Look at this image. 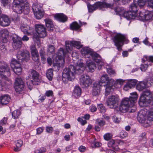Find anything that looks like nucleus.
I'll return each mask as SVG.
<instances>
[{
	"instance_id": "nucleus-1",
	"label": "nucleus",
	"mask_w": 153,
	"mask_h": 153,
	"mask_svg": "<svg viewBox=\"0 0 153 153\" xmlns=\"http://www.w3.org/2000/svg\"><path fill=\"white\" fill-rule=\"evenodd\" d=\"M83 63H80L76 67L72 65H70L68 68H65L63 71V78H66L69 81H72L75 78V74H79L82 73L85 70V68L83 66Z\"/></svg>"
},
{
	"instance_id": "nucleus-2",
	"label": "nucleus",
	"mask_w": 153,
	"mask_h": 153,
	"mask_svg": "<svg viewBox=\"0 0 153 153\" xmlns=\"http://www.w3.org/2000/svg\"><path fill=\"white\" fill-rule=\"evenodd\" d=\"M129 98H126L122 101L119 109L123 113L128 111L129 107H133L136 102L137 98V95L136 92H133L130 94Z\"/></svg>"
},
{
	"instance_id": "nucleus-3",
	"label": "nucleus",
	"mask_w": 153,
	"mask_h": 153,
	"mask_svg": "<svg viewBox=\"0 0 153 153\" xmlns=\"http://www.w3.org/2000/svg\"><path fill=\"white\" fill-rule=\"evenodd\" d=\"M81 53L85 57L92 58V59L97 63L98 69H101L102 66L103 65L104 62L99 54L92 51L90 48L88 47L83 48L81 50Z\"/></svg>"
},
{
	"instance_id": "nucleus-4",
	"label": "nucleus",
	"mask_w": 153,
	"mask_h": 153,
	"mask_svg": "<svg viewBox=\"0 0 153 153\" xmlns=\"http://www.w3.org/2000/svg\"><path fill=\"white\" fill-rule=\"evenodd\" d=\"M152 100V94L149 90L144 91L141 96L139 100V104L140 106L144 107L151 103Z\"/></svg>"
},
{
	"instance_id": "nucleus-5",
	"label": "nucleus",
	"mask_w": 153,
	"mask_h": 153,
	"mask_svg": "<svg viewBox=\"0 0 153 153\" xmlns=\"http://www.w3.org/2000/svg\"><path fill=\"white\" fill-rule=\"evenodd\" d=\"M129 42L125 35L120 33L117 34L114 37V45L120 51L122 50V47L124 45V42L127 44Z\"/></svg>"
},
{
	"instance_id": "nucleus-6",
	"label": "nucleus",
	"mask_w": 153,
	"mask_h": 153,
	"mask_svg": "<svg viewBox=\"0 0 153 153\" xmlns=\"http://www.w3.org/2000/svg\"><path fill=\"white\" fill-rule=\"evenodd\" d=\"M36 31L38 34H34L33 38L34 41L39 40V37L44 38L47 36L46 30L44 25H36L35 26Z\"/></svg>"
},
{
	"instance_id": "nucleus-7",
	"label": "nucleus",
	"mask_w": 153,
	"mask_h": 153,
	"mask_svg": "<svg viewBox=\"0 0 153 153\" xmlns=\"http://www.w3.org/2000/svg\"><path fill=\"white\" fill-rule=\"evenodd\" d=\"M32 9L36 19H40L43 17L44 12L42 7L39 4H34L32 6Z\"/></svg>"
},
{
	"instance_id": "nucleus-8",
	"label": "nucleus",
	"mask_w": 153,
	"mask_h": 153,
	"mask_svg": "<svg viewBox=\"0 0 153 153\" xmlns=\"http://www.w3.org/2000/svg\"><path fill=\"white\" fill-rule=\"evenodd\" d=\"M80 85L83 88H87L92 83V80L88 75L83 74L81 76L79 79Z\"/></svg>"
},
{
	"instance_id": "nucleus-9",
	"label": "nucleus",
	"mask_w": 153,
	"mask_h": 153,
	"mask_svg": "<svg viewBox=\"0 0 153 153\" xmlns=\"http://www.w3.org/2000/svg\"><path fill=\"white\" fill-rule=\"evenodd\" d=\"M119 101V97L117 95H111L109 96L106 101L107 105L110 108H115L117 107Z\"/></svg>"
},
{
	"instance_id": "nucleus-10",
	"label": "nucleus",
	"mask_w": 153,
	"mask_h": 153,
	"mask_svg": "<svg viewBox=\"0 0 153 153\" xmlns=\"http://www.w3.org/2000/svg\"><path fill=\"white\" fill-rule=\"evenodd\" d=\"M16 56L18 59L22 61L27 62L30 59V53L26 50L19 51L17 52Z\"/></svg>"
},
{
	"instance_id": "nucleus-11",
	"label": "nucleus",
	"mask_w": 153,
	"mask_h": 153,
	"mask_svg": "<svg viewBox=\"0 0 153 153\" xmlns=\"http://www.w3.org/2000/svg\"><path fill=\"white\" fill-rule=\"evenodd\" d=\"M15 84V90L16 92L20 94L21 91L24 90L25 83L21 78L18 77L16 79Z\"/></svg>"
},
{
	"instance_id": "nucleus-12",
	"label": "nucleus",
	"mask_w": 153,
	"mask_h": 153,
	"mask_svg": "<svg viewBox=\"0 0 153 153\" xmlns=\"http://www.w3.org/2000/svg\"><path fill=\"white\" fill-rule=\"evenodd\" d=\"M13 9L14 12L18 14H21L23 12L25 14H27L30 11L28 4L21 6H18L13 7Z\"/></svg>"
},
{
	"instance_id": "nucleus-13",
	"label": "nucleus",
	"mask_w": 153,
	"mask_h": 153,
	"mask_svg": "<svg viewBox=\"0 0 153 153\" xmlns=\"http://www.w3.org/2000/svg\"><path fill=\"white\" fill-rule=\"evenodd\" d=\"M153 17V12L149 11L144 12H140L138 16L139 19L142 21L152 20Z\"/></svg>"
},
{
	"instance_id": "nucleus-14",
	"label": "nucleus",
	"mask_w": 153,
	"mask_h": 153,
	"mask_svg": "<svg viewBox=\"0 0 153 153\" xmlns=\"http://www.w3.org/2000/svg\"><path fill=\"white\" fill-rule=\"evenodd\" d=\"M10 66L15 74L17 75H19L21 74L22 70L21 65L19 62L16 59H12Z\"/></svg>"
},
{
	"instance_id": "nucleus-15",
	"label": "nucleus",
	"mask_w": 153,
	"mask_h": 153,
	"mask_svg": "<svg viewBox=\"0 0 153 153\" xmlns=\"http://www.w3.org/2000/svg\"><path fill=\"white\" fill-rule=\"evenodd\" d=\"M114 84H115V82L112 79H108L107 82V84L104 85V86L105 88V95L106 96H108L110 94L111 92L113 91L114 87L113 86Z\"/></svg>"
},
{
	"instance_id": "nucleus-16",
	"label": "nucleus",
	"mask_w": 153,
	"mask_h": 153,
	"mask_svg": "<svg viewBox=\"0 0 153 153\" xmlns=\"http://www.w3.org/2000/svg\"><path fill=\"white\" fill-rule=\"evenodd\" d=\"M29 72L33 79V80H30V82L31 84H33L35 85H38L40 81L39 73L35 70L33 69L30 70Z\"/></svg>"
},
{
	"instance_id": "nucleus-17",
	"label": "nucleus",
	"mask_w": 153,
	"mask_h": 153,
	"mask_svg": "<svg viewBox=\"0 0 153 153\" xmlns=\"http://www.w3.org/2000/svg\"><path fill=\"white\" fill-rule=\"evenodd\" d=\"M110 6V4H107L105 2H99L93 5H88V7L89 12L92 13L98 8H101L102 7H107Z\"/></svg>"
},
{
	"instance_id": "nucleus-18",
	"label": "nucleus",
	"mask_w": 153,
	"mask_h": 153,
	"mask_svg": "<svg viewBox=\"0 0 153 153\" xmlns=\"http://www.w3.org/2000/svg\"><path fill=\"white\" fill-rule=\"evenodd\" d=\"M138 10L137 7L135 4H131L130 6L129 11L128 13V20L134 19L136 16V13Z\"/></svg>"
},
{
	"instance_id": "nucleus-19",
	"label": "nucleus",
	"mask_w": 153,
	"mask_h": 153,
	"mask_svg": "<svg viewBox=\"0 0 153 153\" xmlns=\"http://www.w3.org/2000/svg\"><path fill=\"white\" fill-rule=\"evenodd\" d=\"M12 46L14 49L17 50L21 48L22 44L21 37L15 35L12 37Z\"/></svg>"
},
{
	"instance_id": "nucleus-20",
	"label": "nucleus",
	"mask_w": 153,
	"mask_h": 153,
	"mask_svg": "<svg viewBox=\"0 0 153 153\" xmlns=\"http://www.w3.org/2000/svg\"><path fill=\"white\" fill-rule=\"evenodd\" d=\"M9 32L6 29H2L0 30V36L1 42L3 43H7L8 41L7 38L8 37Z\"/></svg>"
},
{
	"instance_id": "nucleus-21",
	"label": "nucleus",
	"mask_w": 153,
	"mask_h": 153,
	"mask_svg": "<svg viewBox=\"0 0 153 153\" xmlns=\"http://www.w3.org/2000/svg\"><path fill=\"white\" fill-rule=\"evenodd\" d=\"M10 22L9 18L6 15H3L1 17L0 19V25L5 27L9 25Z\"/></svg>"
},
{
	"instance_id": "nucleus-22",
	"label": "nucleus",
	"mask_w": 153,
	"mask_h": 153,
	"mask_svg": "<svg viewBox=\"0 0 153 153\" xmlns=\"http://www.w3.org/2000/svg\"><path fill=\"white\" fill-rule=\"evenodd\" d=\"M101 85L96 83H95L93 84L92 91V94L93 96H96L99 94Z\"/></svg>"
},
{
	"instance_id": "nucleus-23",
	"label": "nucleus",
	"mask_w": 153,
	"mask_h": 153,
	"mask_svg": "<svg viewBox=\"0 0 153 153\" xmlns=\"http://www.w3.org/2000/svg\"><path fill=\"white\" fill-rule=\"evenodd\" d=\"M115 11L119 15L123 16L128 19V13L127 12V11H126L123 9L119 7L115 9Z\"/></svg>"
},
{
	"instance_id": "nucleus-24",
	"label": "nucleus",
	"mask_w": 153,
	"mask_h": 153,
	"mask_svg": "<svg viewBox=\"0 0 153 153\" xmlns=\"http://www.w3.org/2000/svg\"><path fill=\"white\" fill-rule=\"evenodd\" d=\"M54 17L56 20L60 22H64L67 20L66 16L63 13H57L55 15Z\"/></svg>"
},
{
	"instance_id": "nucleus-25",
	"label": "nucleus",
	"mask_w": 153,
	"mask_h": 153,
	"mask_svg": "<svg viewBox=\"0 0 153 153\" xmlns=\"http://www.w3.org/2000/svg\"><path fill=\"white\" fill-rule=\"evenodd\" d=\"M1 105H6L10 100V97L8 95H4L0 97Z\"/></svg>"
},
{
	"instance_id": "nucleus-26",
	"label": "nucleus",
	"mask_w": 153,
	"mask_h": 153,
	"mask_svg": "<svg viewBox=\"0 0 153 153\" xmlns=\"http://www.w3.org/2000/svg\"><path fill=\"white\" fill-rule=\"evenodd\" d=\"M45 21L48 30L49 31H52L53 29L54 26L52 21L50 19H46Z\"/></svg>"
},
{
	"instance_id": "nucleus-27",
	"label": "nucleus",
	"mask_w": 153,
	"mask_h": 153,
	"mask_svg": "<svg viewBox=\"0 0 153 153\" xmlns=\"http://www.w3.org/2000/svg\"><path fill=\"white\" fill-rule=\"evenodd\" d=\"M86 66L89 72L94 71L96 68L95 63L92 61H87Z\"/></svg>"
},
{
	"instance_id": "nucleus-28",
	"label": "nucleus",
	"mask_w": 153,
	"mask_h": 153,
	"mask_svg": "<svg viewBox=\"0 0 153 153\" xmlns=\"http://www.w3.org/2000/svg\"><path fill=\"white\" fill-rule=\"evenodd\" d=\"M21 29L25 34H27L29 35H30L31 32L30 30H31L29 26L24 25H22L21 26Z\"/></svg>"
},
{
	"instance_id": "nucleus-29",
	"label": "nucleus",
	"mask_w": 153,
	"mask_h": 153,
	"mask_svg": "<svg viewBox=\"0 0 153 153\" xmlns=\"http://www.w3.org/2000/svg\"><path fill=\"white\" fill-rule=\"evenodd\" d=\"M81 93V89L79 86H76L75 87L73 95L76 98L80 96Z\"/></svg>"
},
{
	"instance_id": "nucleus-30",
	"label": "nucleus",
	"mask_w": 153,
	"mask_h": 153,
	"mask_svg": "<svg viewBox=\"0 0 153 153\" xmlns=\"http://www.w3.org/2000/svg\"><path fill=\"white\" fill-rule=\"evenodd\" d=\"M27 4L28 3H27V0H15L13 7L18 6H21Z\"/></svg>"
},
{
	"instance_id": "nucleus-31",
	"label": "nucleus",
	"mask_w": 153,
	"mask_h": 153,
	"mask_svg": "<svg viewBox=\"0 0 153 153\" xmlns=\"http://www.w3.org/2000/svg\"><path fill=\"white\" fill-rule=\"evenodd\" d=\"M146 85V83L144 82H140L136 86L137 89L139 91H142L145 89Z\"/></svg>"
},
{
	"instance_id": "nucleus-32",
	"label": "nucleus",
	"mask_w": 153,
	"mask_h": 153,
	"mask_svg": "<svg viewBox=\"0 0 153 153\" xmlns=\"http://www.w3.org/2000/svg\"><path fill=\"white\" fill-rule=\"evenodd\" d=\"M65 54L63 49L60 48L58 51V55L56 57V59L59 60H61L63 58V57Z\"/></svg>"
},
{
	"instance_id": "nucleus-33",
	"label": "nucleus",
	"mask_w": 153,
	"mask_h": 153,
	"mask_svg": "<svg viewBox=\"0 0 153 153\" xmlns=\"http://www.w3.org/2000/svg\"><path fill=\"white\" fill-rule=\"evenodd\" d=\"M46 75L48 79L50 81L51 80L53 76V70L51 68L48 70L46 72Z\"/></svg>"
},
{
	"instance_id": "nucleus-34",
	"label": "nucleus",
	"mask_w": 153,
	"mask_h": 153,
	"mask_svg": "<svg viewBox=\"0 0 153 153\" xmlns=\"http://www.w3.org/2000/svg\"><path fill=\"white\" fill-rule=\"evenodd\" d=\"M80 25L76 22H73L70 25V28L72 30H77L79 29L80 27Z\"/></svg>"
},
{
	"instance_id": "nucleus-35",
	"label": "nucleus",
	"mask_w": 153,
	"mask_h": 153,
	"mask_svg": "<svg viewBox=\"0 0 153 153\" xmlns=\"http://www.w3.org/2000/svg\"><path fill=\"white\" fill-rule=\"evenodd\" d=\"M137 82V80L135 79H129L127 83L132 88L134 87Z\"/></svg>"
},
{
	"instance_id": "nucleus-36",
	"label": "nucleus",
	"mask_w": 153,
	"mask_h": 153,
	"mask_svg": "<svg viewBox=\"0 0 153 153\" xmlns=\"http://www.w3.org/2000/svg\"><path fill=\"white\" fill-rule=\"evenodd\" d=\"M71 44L73 47H76L77 49H79L82 46V45H81V43L79 41H71Z\"/></svg>"
},
{
	"instance_id": "nucleus-37",
	"label": "nucleus",
	"mask_w": 153,
	"mask_h": 153,
	"mask_svg": "<svg viewBox=\"0 0 153 153\" xmlns=\"http://www.w3.org/2000/svg\"><path fill=\"white\" fill-rule=\"evenodd\" d=\"M109 79L108 76L107 74L103 75L101 78V80L99 84L101 85L102 83H105L107 82Z\"/></svg>"
},
{
	"instance_id": "nucleus-38",
	"label": "nucleus",
	"mask_w": 153,
	"mask_h": 153,
	"mask_svg": "<svg viewBox=\"0 0 153 153\" xmlns=\"http://www.w3.org/2000/svg\"><path fill=\"white\" fill-rule=\"evenodd\" d=\"M97 108L101 113H104L106 111V108L102 104H98Z\"/></svg>"
},
{
	"instance_id": "nucleus-39",
	"label": "nucleus",
	"mask_w": 153,
	"mask_h": 153,
	"mask_svg": "<svg viewBox=\"0 0 153 153\" xmlns=\"http://www.w3.org/2000/svg\"><path fill=\"white\" fill-rule=\"evenodd\" d=\"M146 61L153 62V56H144L143 58L142 59V61L144 63Z\"/></svg>"
},
{
	"instance_id": "nucleus-40",
	"label": "nucleus",
	"mask_w": 153,
	"mask_h": 153,
	"mask_svg": "<svg viewBox=\"0 0 153 153\" xmlns=\"http://www.w3.org/2000/svg\"><path fill=\"white\" fill-rule=\"evenodd\" d=\"M21 114V112L19 110L14 111L12 113V117L14 119H17Z\"/></svg>"
},
{
	"instance_id": "nucleus-41",
	"label": "nucleus",
	"mask_w": 153,
	"mask_h": 153,
	"mask_svg": "<svg viewBox=\"0 0 153 153\" xmlns=\"http://www.w3.org/2000/svg\"><path fill=\"white\" fill-rule=\"evenodd\" d=\"M65 46L66 50L69 52L70 51H71L73 47L72 45L71 44V41L65 42Z\"/></svg>"
},
{
	"instance_id": "nucleus-42",
	"label": "nucleus",
	"mask_w": 153,
	"mask_h": 153,
	"mask_svg": "<svg viewBox=\"0 0 153 153\" xmlns=\"http://www.w3.org/2000/svg\"><path fill=\"white\" fill-rule=\"evenodd\" d=\"M107 71L108 74L111 76H114L115 75V72L114 70L111 68L106 67Z\"/></svg>"
},
{
	"instance_id": "nucleus-43",
	"label": "nucleus",
	"mask_w": 153,
	"mask_h": 153,
	"mask_svg": "<svg viewBox=\"0 0 153 153\" xmlns=\"http://www.w3.org/2000/svg\"><path fill=\"white\" fill-rule=\"evenodd\" d=\"M147 2V0H138L137 2L138 5L140 7H143Z\"/></svg>"
},
{
	"instance_id": "nucleus-44",
	"label": "nucleus",
	"mask_w": 153,
	"mask_h": 153,
	"mask_svg": "<svg viewBox=\"0 0 153 153\" xmlns=\"http://www.w3.org/2000/svg\"><path fill=\"white\" fill-rule=\"evenodd\" d=\"M54 47L53 45H48L47 49L48 52L51 53H52L54 52Z\"/></svg>"
},
{
	"instance_id": "nucleus-45",
	"label": "nucleus",
	"mask_w": 153,
	"mask_h": 153,
	"mask_svg": "<svg viewBox=\"0 0 153 153\" xmlns=\"http://www.w3.org/2000/svg\"><path fill=\"white\" fill-rule=\"evenodd\" d=\"M2 5L4 7H8L9 5L10 2L8 0H1Z\"/></svg>"
},
{
	"instance_id": "nucleus-46",
	"label": "nucleus",
	"mask_w": 153,
	"mask_h": 153,
	"mask_svg": "<svg viewBox=\"0 0 153 153\" xmlns=\"http://www.w3.org/2000/svg\"><path fill=\"white\" fill-rule=\"evenodd\" d=\"M112 134L110 133H107L105 134L104 136V139L106 140H108L112 137Z\"/></svg>"
},
{
	"instance_id": "nucleus-47",
	"label": "nucleus",
	"mask_w": 153,
	"mask_h": 153,
	"mask_svg": "<svg viewBox=\"0 0 153 153\" xmlns=\"http://www.w3.org/2000/svg\"><path fill=\"white\" fill-rule=\"evenodd\" d=\"M148 67V65L147 64H142L141 65L140 68L142 71H145L147 70Z\"/></svg>"
},
{
	"instance_id": "nucleus-48",
	"label": "nucleus",
	"mask_w": 153,
	"mask_h": 153,
	"mask_svg": "<svg viewBox=\"0 0 153 153\" xmlns=\"http://www.w3.org/2000/svg\"><path fill=\"white\" fill-rule=\"evenodd\" d=\"M16 147L20 148L23 144V141L21 140H19L15 141Z\"/></svg>"
},
{
	"instance_id": "nucleus-49",
	"label": "nucleus",
	"mask_w": 153,
	"mask_h": 153,
	"mask_svg": "<svg viewBox=\"0 0 153 153\" xmlns=\"http://www.w3.org/2000/svg\"><path fill=\"white\" fill-rule=\"evenodd\" d=\"M128 136V134L124 131H122L120 133V136L121 138H124Z\"/></svg>"
},
{
	"instance_id": "nucleus-50",
	"label": "nucleus",
	"mask_w": 153,
	"mask_h": 153,
	"mask_svg": "<svg viewBox=\"0 0 153 153\" xmlns=\"http://www.w3.org/2000/svg\"><path fill=\"white\" fill-rule=\"evenodd\" d=\"M105 122L102 120H96V124H98L100 126H102L105 125Z\"/></svg>"
},
{
	"instance_id": "nucleus-51",
	"label": "nucleus",
	"mask_w": 153,
	"mask_h": 153,
	"mask_svg": "<svg viewBox=\"0 0 153 153\" xmlns=\"http://www.w3.org/2000/svg\"><path fill=\"white\" fill-rule=\"evenodd\" d=\"M2 43L0 42V49L3 52H5L6 51V49L5 48V45L4 43Z\"/></svg>"
},
{
	"instance_id": "nucleus-52",
	"label": "nucleus",
	"mask_w": 153,
	"mask_h": 153,
	"mask_svg": "<svg viewBox=\"0 0 153 153\" xmlns=\"http://www.w3.org/2000/svg\"><path fill=\"white\" fill-rule=\"evenodd\" d=\"M112 119L113 121L116 123H119L120 121V118L116 116H114L112 117Z\"/></svg>"
},
{
	"instance_id": "nucleus-53",
	"label": "nucleus",
	"mask_w": 153,
	"mask_h": 153,
	"mask_svg": "<svg viewBox=\"0 0 153 153\" xmlns=\"http://www.w3.org/2000/svg\"><path fill=\"white\" fill-rule=\"evenodd\" d=\"M116 145L115 141L114 140H112L108 142V145L109 147H113L114 145Z\"/></svg>"
},
{
	"instance_id": "nucleus-54",
	"label": "nucleus",
	"mask_w": 153,
	"mask_h": 153,
	"mask_svg": "<svg viewBox=\"0 0 153 153\" xmlns=\"http://www.w3.org/2000/svg\"><path fill=\"white\" fill-rule=\"evenodd\" d=\"M146 85H148V86H151L153 84V80L151 78H149L147 80V83H146Z\"/></svg>"
},
{
	"instance_id": "nucleus-55",
	"label": "nucleus",
	"mask_w": 153,
	"mask_h": 153,
	"mask_svg": "<svg viewBox=\"0 0 153 153\" xmlns=\"http://www.w3.org/2000/svg\"><path fill=\"white\" fill-rule=\"evenodd\" d=\"M46 130L48 133H51L53 131V128L52 127L47 126L46 127Z\"/></svg>"
},
{
	"instance_id": "nucleus-56",
	"label": "nucleus",
	"mask_w": 153,
	"mask_h": 153,
	"mask_svg": "<svg viewBox=\"0 0 153 153\" xmlns=\"http://www.w3.org/2000/svg\"><path fill=\"white\" fill-rule=\"evenodd\" d=\"M148 6L153 9V0H147Z\"/></svg>"
},
{
	"instance_id": "nucleus-57",
	"label": "nucleus",
	"mask_w": 153,
	"mask_h": 153,
	"mask_svg": "<svg viewBox=\"0 0 153 153\" xmlns=\"http://www.w3.org/2000/svg\"><path fill=\"white\" fill-rule=\"evenodd\" d=\"M44 128L43 127H39L36 129L37 134H39L43 132L44 130Z\"/></svg>"
},
{
	"instance_id": "nucleus-58",
	"label": "nucleus",
	"mask_w": 153,
	"mask_h": 153,
	"mask_svg": "<svg viewBox=\"0 0 153 153\" xmlns=\"http://www.w3.org/2000/svg\"><path fill=\"white\" fill-rule=\"evenodd\" d=\"M124 82V80L121 79H118L116 80V81H115V84L121 85L123 84Z\"/></svg>"
},
{
	"instance_id": "nucleus-59",
	"label": "nucleus",
	"mask_w": 153,
	"mask_h": 153,
	"mask_svg": "<svg viewBox=\"0 0 153 153\" xmlns=\"http://www.w3.org/2000/svg\"><path fill=\"white\" fill-rule=\"evenodd\" d=\"M53 95V92L51 90L47 91L45 93V95L48 97L52 96Z\"/></svg>"
},
{
	"instance_id": "nucleus-60",
	"label": "nucleus",
	"mask_w": 153,
	"mask_h": 153,
	"mask_svg": "<svg viewBox=\"0 0 153 153\" xmlns=\"http://www.w3.org/2000/svg\"><path fill=\"white\" fill-rule=\"evenodd\" d=\"M131 88H132L127 83L124 85L123 89L125 91H127Z\"/></svg>"
},
{
	"instance_id": "nucleus-61",
	"label": "nucleus",
	"mask_w": 153,
	"mask_h": 153,
	"mask_svg": "<svg viewBox=\"0 0 153 153\" xmlns=\"http://www.w3.org/2000/svg\"><path fill=\"white\" fill-rule=\"evenodd\" d=\"M39 54L32 56V59L35 62L38 61L39 59Z\"/></svg>"
},
{
	"instance_id": "nucleus-62",
	"label": "nucleus",
	"mask_w": 153,
	"mask_h": 153,
	"mask_svg": "<svg viewBox=\"0 0 153 153\" xmlns=\"http://www.w3.org/2000/svg\"><path fill=\"white\" fill-rule=\"evenodd\" d=\"M7 118L4 117L1 121L0 122V124L2 125L6 124L7 123Z\"/></svg>"
},
{
	"instance_id": "nucleus-63",
	"label": "nucleus",
	"mask_w": 153,
	"mask_h": 153,
	"mask_svg": "<svg viewBox=\"0 0 153 153\" xmlns=\"http://www.w3.org/2000/svg\"><path fill=\"white\" fill-rule=\"evenodd\" d=\"M40 54L41 57L42 59H44V56L45 55V52L43 51L42 49L40 51Z\"/></svg>"
},
{
	"instance_id": "nucleus-64",
	"label": "nucleus",
	"mask_w": 153,
	"mask_h": 153,
	"mask_svg": "<svg viewBox=\"0 0 153 153\" xmlns=\"http://www.w3.org/2000/svg\"><path fill=\"white\" fill-rule=\"evenodd\" d=\"M78 149L80 152H85L86 150V148L85 146H81L79 147Z\"/></svg>"
}]
</instances>
